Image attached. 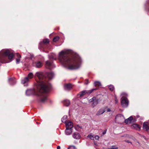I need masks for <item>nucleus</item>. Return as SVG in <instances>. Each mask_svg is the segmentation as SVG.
I'll use <instances>...</instances> for the list:
<instances>
[{
  "label": "nucleus",
  "mask_w": 149,
  "mask_h": 149,
  "mask_svg": "<svg viewBox=\"0 0 149 149\" xmlns=\"http://www.w3.org/2000/svg\"><path fill=\"white\" fill-rule=\"evenodd\" d=\"M124 116L122 115L119 114L117 115L116 117V121L119 124H121L125 120Z\"/></svg>",
  "instance_id": "423d86ee"
},
{
  "label": "nucleus",
  "mask_w": 149,
  "mask_h": 149,
  "mask_svg": "<svg viewBox=\"0 0 149 149\" xmlns=\"http://www.w3.org/2000/svg\"><path fill=\"white\" fill-rule=\"evenodd\" d=\"M109 149H118V148L117 147H116L115 146H113Z\"/></svg>",
  "instance_id": "473e14b6"
},
{
  "label": "nucleus",
  "mask_w": 149,
  "mask_h": 149,
  "mask_svg": "<svg viewBox=\"0 0 149 149\" xmlns=\"http://www.w3.org/2000/svg\"><path fill=\"white\" fill-rule=\"evenodd\" d=\"M127 142H128V143H130V142L129 141H127Z\"/></svg>",
  "instance_id": "a19ab883"
},
{
  "label": "nucleus",
  "mask_w": 149,
  "mask_h": 149,
  "mask_svg": "<svg viewBox=\"0 0 149 149\" xmlns=\"http://www.w3.org/2000/svg\"><path fill=\"white\" fill-rule=\"evenodd\" d=\"M133 119V117L132 116H131L125 120V123L127 124L131 123L132 122Z\"/></svg>",
  "instance_id": "f8f14e48"
},
{
  "label": "nucleus",
  "mask_w": 149,
  "mask_h": 149,
  "mask_svg": "<svg viewBox=\"0 0 149 149\" xmlns=\"http://www.w3.org/2000/svg\"><path fill=\"white\" fill-rule=\"evenodd\" d=\"M143 128L144 130L148 131L149 130V123L148 122L144 123Z\"/></svg>",
  "instance_id": "9d476101"
},
{
  "label": "nucleus",
  "mask_w": 149,
  "mask_h": 149,
  "mask_svg": "<svg viewBox=\"0 0 149 149\" xmlns=\"http://www.w3.org/2000/svg\"><path fill=\"white\" fill-rule=\"evenodd\" d=\"M95 99V97H93L92 99L89 100V102H93Z\"/></svg>",
  "instance_id": "2f4dec72"
},
{
  "label": "nucleus",
  "mask_w": 149,
  "mask_h": 149,
  "mask_svg": "<svg viewBox=\"0 0 149 149\" xmlns=\"http://www.w3.org/2000/svg\"><path fill=\"white\" fill-rule=\"evenodd\" d=\"M47 76L48 78L49 79H52L54 76V74L52 72H49L47 73Z\"/></svg>",
  "instance_id": "2eb2a0df"
},
{
  "label": "nucleus",
  "mask_w": 149,
  "mask_h": 149,
  "mask_svg": "<svg viewBox=\"0 0 149 149\" xmlns=\"http://www.w3.org/2000/svg\"><path fill=\"white\" fill-rule=\"evenodd\" d=\"M60 147L59 146H58L57 147V149H60Z\"/></svg>",
  "instance_id": "58836bf2"
},
{
  "label": "nucleus",
  "mask_w": 149,
  "mask_h": 149,
  "mask_svg": "<svg viewBox=\"0 0 149 149\" xmlns=\"http://www.w3.org/2000/svg\"><path fill=\"white\" fill-rule=\"evenodd\" d=\"M72 129L71 128H66L65 131V133L67 135H70L72 132Z\"/></svg>",
  "instance_id": "f3484780"
},
{
  "label": "nucleus",
  "mask_w": 149,
  "mask_h": 149,
  "mask_svg": "<svg viewBox=\"0 0 149 149\" xmlns=\"http://www.w3.org/2000/svg\"><path fill=\"white\" fill-rule=\"evenodd\" d=\"M98 103V101L96 99V98L95 99L94 101L93 102V103L92 104V107H93L94 106L97 104Z\"/></svg>",
  "instance_id": "5701e85b"
},
{
  "label": "nucleus",
  "mask_w": 149,
  "mask_h": 149,
  "mask_svg": "<svg viewBox=\"0 0 149 149\" xmlns=\"http://www.w3.org/2000/svg\"><path fill=\"white\" fill-rule=\"evenodd\" d=\"M106 133V131H104V132H103V134H104Z\"/></svg>",
  "instance_id": "ea45409f"
},
{
  "label": "nucleus",
  "mask_w": 149,
  "mask_h": 149,
  "mask_svg": "<svg viewBox=\"0 0 149 149\" xmlns=\"http://www.w3.org/2000/svg\"><path fill=\"white\" fill-rule=\"evenodd\" d=\"M106 111L104 109H100L97 113L96 115L99 116L104 113Z\"/></svg>",
  "instance_id": "a211bd4d"
},
{
  "label": "nucleus",
  "mask_w": 149,
  "mask_h": 149,
  "mask_svg": "<svg viewBox=\"0 0 149 149\" xmlns=\"http://www.w3.org/2000/svg\"><path fill=\"white\" fill-rule=\"evenodd\" d=\"M16 56L17 58H16V62L18 64L20 62V58H21V56L18 53L16 54Z\"/></svg>",
  "instance_id": "6ab92c4d"
},
{
  "label": "nucleus",
  "mask_w": 149,
  "mask_h": 149,
  "mask_svg": "<svg viewBox=\"0 0 149 149\" xmlns=\"http://www.w3.org/2000/svg\"><path fill=\"white\" fill-rule=\"evenodd\" d=\"M106 111H107V112H110L111 111V110L109 108H107V109L106 110H105Z\"/></svg>",
  "instance_id": "c9c22d12"
},
{
  "label": "nucleus",
  "mask_w": 149,
  "mask_h": 149,
  "mask_svg": "<svg viewBox=\"0 0 149 149\" xmlns=\"http://www.w3.org/2000/svg\"><path fill=\"white\" fill-rule=\"evenodd\" d=\"M71 51L66 50L59 53L58 59L61 64L69 69H75L81 66V61L80 56L77 54H73L71 57H69Z\"/></svg>",
  "instance_id": "f03ea898"
},
{
  "label": "nucleus",
  "mask_w": 149,
  "mask_h": 149,
  "mask_svg": "<svg viewBox=\"0 0 149 149\" xmlns=\"http://www.w3.org/2000/svg\"><path fill=\"white\" fill-rule=\"evenodd\" d=\"M33 65L37 68H40L42 66V64L40 61H37L33 63Z\"/></svg>",
  "instance_id": "9b49d317"
},
{
  "label": "nucleus",
  "mask_w": 149,
  "mask_h": 149,
  "mask_svg": "<svg viewBox=\"0 0 149 149\" xmlns=\"http://www.w3.org/2000/svg\"><path fill=\"white\" fill-rule=\"evenodd\" d=\"M82 126L79 125H77L75 127V130L78 131H81V130L82 129Z\"/></svg>",
  "instance_id": "aec40b11"
},
{
  "label": "nucleus",
  "mask_w": 149,
  "mask_h": 149,
  "mask_svg": "<svg viewBox=\"0 0 149 149\" xmlns=\"http://www.w3.org/2000/svg\"><path fill=\"white\" fill-rule=\"evenodd\" d=\"M13 54L9 49H3L0 52V62L7 63L11 61Z\"/></svg>",
  "instance_id": "7ed1b4c3"
},
{
  "label": "nucleus",
  "mask_w": 149,
  "mask_h": 149,
  "mask_svg": "<svg viewBox=\"0 0 149 149\" xmlns=\"http://www.w3.org/2000/svg\"><path fill=\"white\" fill-rule=\"evenodd\" d=\"M96 89H93L91 90H85L83 91L80 92L78 95V96H79V97H80L86 94H89L92 93L94 90H95Z\"/></svg>",
  "instance_id": "0eeeda50"
},
{
  "label": "nucleus",
  "mask_w": 149,
  "mask_h": 149,
  "mask_svg": "<svg viewBox=\"0 0 149 149\" xmlns=\"http://www.w3.org/2000/svg\"><path fill=\"white\" fill-rule=\"evenodd\" d=\"M67 118V116L65 115L63 116V117L61 119V121L63 122L66 123V119Z\"/></svg>",
  "instance_id": "393cba45"
},
{
  "label": "nucleus",
  "mask_w": 149,
  "mask_h": 149,
  "mask_svg": "<svg viewBox=\"0 0 149 149\" xmlns=\"http://www.w3.org/2000/svg\"><path fill=\"white\" fill-rule=\"evenodd\" d=\"M30 55H31V56L30 58L32 59L33 57V55H31V54H30Z\"/></svg>",
  "instance_id": "4c0bfd02"
},
{
  "label": "nucleus",
  "mask_w": 149,
  "mask_h": 149,
  "mask_svg": "<svg viewBox=\"0 0 149 149\" xmlns=\"http://www.w3.org/2000/svg\"><path fill=\"white\" fill-rule=\"evenodd\" d=\"M49 58L50 59H53L55 60L56 59V57H55V54H53L51 55V56L50 57H49Z\"/></svg>",
  "instance_id": "a878e982"
},
{
  "label": "nucleus",
  "mask_w": 149,
  "mask_h": 149,
  "mask_svg": "<svg viewBox=\"0 0 149 149\" xmlns=\"http://www.w3.org/2000/svg\"><path fill=\"white\" fill-rule=\"evenodd\" d=\"M52 62L50 61H47L46 62L45 66L46 68L51 69L52 67Z\"/></svg>",
  "instance_id": "6e6552de"
},
{
  "label": "nucleus",
  "mask_w": 149,
  "mask_h": 149,
  "mask_svg": "<svg viewBox=\"0 0 149 149\" xmlns=\"http://www.w3.org/2000/svg\"><path fill=\"white\" fill-rule=\"evenodd\" d=\"M49 42V40L48 39H44L43 41V42L40 43V45H41L42 44H46L48 43Z\"/></svg>",
  "instance_id": "bb28decb"
},
{
  "label": "nucleus",
  "mask_w": 149,
  "mask_h": 149,
  "mask_svg": "<svg viewBox=\"0 0 149 149\" xmlns=\"http://www.w3.org/2000/svg\"><path fill=\"white\" fill-rule=\"evenodd\" d=\"M59 39V37L57 36H56L54 37L53 39V41L54 42H56Z\"/></svg>",
  "instance_id": "7c9ffc66"
},
{
  "label": "nucleus",
  "mask_w": 149,
  "mask_h": 149,
  "mask_svg": "<svg viewBox=\"0 0 149 149\" xmlns=\"http://www.w3.org/2000/svg\"><path fill=\"white\" fill-rule=\"evenodd\" d=\"M9 80L11 84H13L16 83V80L15 79L11 78L9 79Z\"/></svg>",
  "instance_id": "412c9836"
},
{
  "label": "nucleus",
  "mask_w": 149,
  "mask_h": 149,
  "mask_svg": "<svg viewBox=\"0 0 149 149\" xmlns=\"http://www.w3.org/2000/svg\"><path fill=\"white\" fill-rule=\"evenodd\" d=\"M63 103L64 105L66 106H68L70 104V102L68 100H65L64 101Z\"/></svg>",
  "instance_id": "4be33fe9"
},
{
  "label": "nucleus",
  "mask_w": 149,
  "mask_h": 149,
  "mask_svg": "<svg viewBox=\"0 0 149 149\" xmlns=\"http://www.w3.org/2000/svg\"><path fill=\"white\" fill-rule=\"evenodd\" d=\"M131 127L133 129H135L137 130H139L141 128L139 125L135 124H133L132 125Z\"/></svg>",
  "instance_id": "4468645a"
},
{
  "label": "nucleus",
  "mask_w": 149,
  "mask_h": 149,
  "mask_svg": "<svg viewBox=\"0 0 149 149\" xmlns=\"http://www.w3.org/2000/svg\"><path fill=\"white\" fill-rule=\"evenodd\" d=\"M66 128L72 129L73 127V124L72 122L70 121H68L65 123Z\"/></svg>",
  "instance_id": "1a4fd4ad"
},
{
  "label": "nucleus",
  "mask_w": 149,
  "mask_h": 149,
  "mask_svg": "<svg viewBox=\"0 0 149 149\" xmlns=\"http://www.w3.org/2000/svg\"><path fill=\"white\" fill-rule=\"evenodd\" d=\"M34 77L37 81L36 86L37 89L28 90L26 91V94L27 95H37L39 97L42 102H45L47 99V95L45 93L49 91L51 87V84L47 81L46 78L44 77L42 72H36Z\"/></svg>",
  "instance_id": "f257e3e1"
},
{
  "label": "nucleus",
  "mask_w": 149,
  "mask_h": 149,
  "mask_svg": "<svg viewBox=\"0 0 149 149\" xmlns=\"http://www.w3.org/2000/svg\"><path fill=\"white\" fill-rule=\"evenodd\" d=\"M109 88L110 90L111 91H112L114 90V87L112 85H110L109 87Z\"/></svg>",
  "instance_id": "cd10ccee"
},
{
  "label": "nucleus",
  "mask_w": 149,
  "mask_h": 149,
  "mask_svg": "<svg viewBox=\"0 0 149 149\" xmlns=\"http://www.w3.org/2000/svg\"><path fill=\"white\" fill-rule=\"evenodd\" d=\"M72 87V85L70 84H66L64 85L65 89L67 90L70 89Z\"/></svg>",
  "instance_id": "dca6fc26"
},
{
  "label": "nucleus",
  "mask_w": 149,
  "mask_h": 149,
  "mask_svg": "<svg viewBox=\"0 0 149 149\" xmlns=\"http://www.w3.org/2000/svg\"><path fill=\"white\" fill-rule=\"evenodd\" d=\"M72 137L76 139H79L80 137V135L78 133L75 132L72 135Z\"/></svg>",
  "instance_id": "ddd939ff"
},
{
  "label": "nucleus",
  "mask_w": 149,
  "mask_h": 149,
  "mask_svg": "<svg viewBox=\"0 0 149 149\" xmlns=\"http://www.w3.org/2000/svg\"><path fill=\"white\" fill-rule=\"evenodd\" d=\"M87 137L92 140L93 139H94V136L91 134L88 135V136H87Z\"/></svg>",
  "instance_id": "c85d7f7f"
},
{
  "label": "nucleus",
  "mask_w": 149,
  "mask_h": 149,
  "mask_svg": "<svg viewBox=\"0 0 149 149\" xmlns=\"http://www.w3.org/2000/svg\"><path fill=\"white\" fill-rule=\"evenodd\" d=\"M94 84L96 86H100L101 85V84L99 81H95L94 83Z\"/></svg>",
  "instance_id": "b1692460"
},
{
  "label": "nucleus",
  "mask_w": 149,
  "mask_h": 149,
  "mask_svg": "<svg viewBox=\"0 0 149 149\" xmlns=\"http://www.w3.org/2000/svg\"><path fill=\"white\" fill-rule=\"evenodd\" d=\"M34 77V75L33 73L31 72L29 73L27 77H26L22 79V83L24 84L25 86H27L28 84L27 83L30 81V79H31Z\"/></svg>",
  "instance_id": "39448f33"
},
{
  "label": "nucleus",
  "mask_w": 149,
  "mask_h": 149,
  "mask_svg": "<svg viewBox=\"0 0 149 149\" xmlns=\"http://www.w3.org/2000/svg\"><path fill=\"white\" fill-rule=\"evenodd\" d=\"M68 149H77V148L74 146H71L68 148Z\"/></svg>",
  "instance_id": "c756f323"
},
{
  "label": "nucleus",
  "mask_w": 149,
  "mask_h": 149,
  "mask_svg": "<svg viewBox=\"0 0 149 149\" xmlns=\"http://www.w3.org/2000/svg\"><path fill=\"white\" fill-rule=\"evenodd\" d=\"M99 137L97 135H96L95 137V139L96 140H98L99 139Z\"/></svg>",
  "instance_id": "f704fd0d"
},
{
  "label": "nucleus",
  "mask_w": 149,
  "mask_h": 149,
  "mask_svg": "<svg viewBox=\"0 0 149 149\" xmlns=\"http://www.w3.org/2000/svg\"><path fill=\"white\" fill-rule=\"evenodd\" d=\"M121 95H123L121 98V105L123 107H127L128 104V100L125 96L127 95V94L125 93H123Z\"/></svg>",
  "instance_id": "20e7f679"
},
{
  "label": "nucleus",
  "mask_w": 149,
  "mask_h": 149,
  "mask_svg": "<svg viewBox=\"0 0 149 149\" xmlns=\"http://www.w3.org/2000/svg\"><path fill=\"white\" fill-rule=\"evenodd\" d=\"M115 101L116 103H117L118 102V100L117 99V97L116 96H115Z\"/></svg>",
  "instance_id": "72a5a7b5"
},
{
  "label": "nucleus",
  "mask_w": 149,
  "mask_h": 149,
  "mask_svg": "<svg viewBox=\"0 0 149 149\" xmlns=\"http://www.w3.org/2000/svg\"><path fill=\"white\" fill-rule=\"evenodd\" d=\"M88 83V80H86V81L85 82V84H87Z\"/></svg>",
  "instance_id": "e433bc0d"
}]
</instances>
